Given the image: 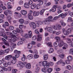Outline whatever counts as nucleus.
I'll list each match as a JSON object with an SVG mask.
<instances>
[{"instance_id":"nucleus-22","label":"nucleus","mask_w":73,"mask_h":73,"mask_svg":"<svg viewBox=\"0 0 73 73\" xmlns=\"http://www.w3.org/2000/svg\"><path fill=\"white\" fill-rule=\"evenodd\" d=\"M32 58H33V55L32 54H29L27 56V58L29 60H31L32 59Z\"/></svg>"},{"instance_id":"nucleus-43","label":"nucleus","mask_w":73,"mask_h":73,"mask_svg":"<svg viewBox=\"0 0 73 73\" xmlns=\"http://www.w3.org/2000/svg\"><path fill=\"white\" fill-rule=\"evenodd\" d=\"M66 68L68 70H71L72 69V67L70 65H68L66 66Z\"/></svg>"},{"instance_id":"nucleus-51","label":"nucleus","mask_w":73,"mask_h":73,"mask_svg":"<svg viewBox=\"0 0 73 73\" xmlns=\"http://www.w3.org/2000/svg\"><path fill=\"white\" fill-rule=\"evenodd\" d=\"M63 33L64 34V35H65V36H68V35H69L68 32L67 30H66L65 32H64V33Z\"/></svg>"},{"instance_id":"nucleus-21","label":"nucleus","mask_w":73,"mask_h":73,"mask_svg":"<svg viewBox=\"0 0 73 73\" xmlns=\"http://www.w3.org/2000/svg\"><path fill=\"white\" fill-rule=\"evenodd\" d=\"M43 57L44 60H46L48 58V54H45L43 56Z\"/></svg>"},{"instance_id":"nucleus-56","label":"nucleus","mask_w":73,"mask_h":73,"mask_svg":"<svg viewBox=\"0 0 73 73\" xmlns=\"http://www.w3.org/2000/svg\"><path fill=\"white\" fill-rule=\"evenodd\" d=\"M61 37L64 40H66L67 38H66V36H64L63 35H61Z\"/></svg>"},{"instance_id":"nucleus-59","label":"nucleus","mask_w":73,"mask_h":73,"mask_svg":"<svg viewBox=\"0 0 73 73\" xmlns=\"http://www.w3.org/2000/svg\"><path fill=\"white\" fill-rule=\"evenodd\" d=\"M12 38L11 39H9V41L10 43L11 44V45H13V43L12 42Z\"/></svg>"},{"instance_id":"nucleus-46","label":"nucleus","mask_w":73,"mask_h":73,"mask_svg":"<svg viewBox=\"0 0 73 73\" xmlns=\"http://www.w3.org/2000/svg\"><path fill=\"white\" fill-rule=\"evenodd\" d=\"M47 45L49 46V47H52V44L51 42H48L47 43Z\"/></svg>"},{"instance_id":"nucleus-14","label":"nucleus","mask_w":73,"mask_h":73,"mask_svg":"<svg viewBox=\"0 0 73 73\" xmlns=\"http://www.w3.org/2000/svg\"><path fill=\"white\" fill-rule=\"evenodd\" d=\"M25 67L27 69H31V64H28L26 65Z\"/></svg>"},{"instance_id":"nucleus-23","label":"nucleus","mask_w":73,"mask_h":73,"mask_svg":"<svg viewBox=\"0 0 73 73\" xmlns=\"http://www.w3.org/2000/svg\"><path fill=\"white\" fill-rule=\"evenodd\" d=\"M3 66L5 67H7L8 66V64L6 62V61L3 60Z\"/></svg>"},{"instance_id":"nucleus-54","label":"nucleus","mask_w":73,"mask_h":73,"mask_svg":"<svg viewBox=\"0 0 73 73\" xmlns=\"http://www.w3.org/2000/svg\"><path fill=\"white\" fill-rule=\"evenodd\" d=\"M16 62V61L14 59L12 60L11 61V63H12L13 64H15Z\"/></svg>"},{"instance_id":"nucleus-27","label":"nucleus","mask_w":73,"mask_h":73,"mask_svg":"<svg viewBox=\"0 0 73 73\" xmlns=\"http://www.w3.org/2000/svg\"><path fill=\"white\" fill-rule=\"evenodd\" d=\"M28 48L29 49H32V44L31 43H29L28 45Z\"/></svg>"},{"instance_id":"nucleus-61","label":"nucleus","mask_w":73,"mask_h":73,"mask_svg":"<svg viewBox=\"0 0 73 73\" xmlns=\"http://www.w3.org/2000/svg\"><path fill=\"white\" fill-rule=\"evenodd\" d=\"M35 32L36 34H39L40 33L38 31V29H36L35 31Z\"/></svg>"},{"instance_id":"nucleus-15","label":"nucleus","mask_w":73,"mask_h":73,"mask_svg":"<svg viewBox=\"0 0 73 73\" xmlns=\"http://www.w3.org/2000/svg\"><path fill=\"white\" fill-rule=\"evenodd\" d=\"M21 13L23 15H27V11L24 10H21Z\"/></svg>"},{"instance_id":"nucleus-6","label":"nucleus","mask_w":73,"mask_h":73,"mask_svg":"<svg viewBox=\"0 0 73 73\" xmlns=\"http://www.w3.org/2000/svg\"><path fill=\"white\" fill-rule=\"evenodd\" d=\"M45 30L47 29L48 31L49 32H50V33H52V32H53V29L52 28V27H46L45 28Z\"/></svg>"},{"instance_id":"nucleus-45","label":"nucleus","mask_w":73,"mask_h":73,"mask_svg":"<svg viewBox=\"0 0 73 73\" xmlns=\"http://www.w3.org/2000/svg\"><path fill=\"white\" fill-rule=\"evenodd\" d=\"M43 62V66H44L45 65H46V64H47V62H48V61L45 60L42 62Z\"/></svg>"},{"instance_id":"nucleus-24","label":"nucleus","mask_w":73,"mask_h":73,"mask_svg":"<svg viewBox=\"0 0 73 73\" xmlns=\"http://www.w3.org/2000/svg\"><path fill=\"white\" fill-rule=\"evenodd\" d=\"M45 9H43L41 11H40V15H42L43 14H44V12H45Z\"/></svg>"},{"instance_id":"nucleus-13","label":"nucleus","mask_w":73,"mask_h":73,"mask_svg":"<svg viewBox=\"0 0 73 73\" xmlns=\"http://www.w3.org/2000/svg\"><path fill=\"white\" fill-rule=\"evenodd\" d=\"M67 15H68V13H65L64 14L62 13L61 14V17L62 19H64L65 18V17Z\"/></svg>"},{"instance_id":"nucleus-63","label":"nucleus","mask_w":73,"mask_h":73,"mask_svg":"<svg viewBox=\"0 0 73 73\" xmlns=\"http://www.w3.org/2000/svg\"><path fill=\"white\" fill-rule=\"evenodd\" d=\"M40 70V68L39 67H38L36 69L35 72L36 73L38 72H39V70Z\"/></svg>"},{"instance_id":"nucleus-11","label":"nucleus","mask_w":73,"mask_h":73,"mask_svg":"<svg viewBox=\"0 0 73 73\" xmlns=\"http://www.w3.org/2000/svg\"><path fill=\"white\" fill-rule=\"evenodd\" d=\"M11 57L12 56L11 55H9L6 56L5 59L6 60H9Z\"/></svg>"},{"instance_id":"nucleus-31","label":"nucleus","mask_w":73,"mask_h":73,"mask_svg":"<svg viewBox=\"0 0 73 73\" xmlns=\"http://www.w3.org/2000/svg\"><path fill=\"white\" fill-rule=\"evenodd\" d=\"M67 59L69 61H71L72 60V59H73V58H72V56H69L68 57H67Z\"/></svg>"},{"instance_id":"nucleus-40","label":"nucleus","mask_w":73,"mask_h":73,"mask_svg":"<svg viewBox=\"0 0 73 73\" xmlns=\"http://www.w3.org/2000/svg\"><path fill=\"white\" fill-rule=\"evenodd\" d=\"M57 27H58V31L60 30V29H62L61 26L60 25H57Z\"/></svg>"},{"instance_id":"nucleus-41","label":"nucleus","mask_w":73,"mask_h":73,"mask_svg":"<svg viewBox=\"0 0 73 73\" xmlns=\"http://www.w3.org/2000/svg\"><path fill=\"white\" fill-rule=\"evenodd\" d=\"M14 53H18V54H20L21 53V52H20V51H18L16 50H14Z\"/></svg>"},{"instance_id":"nucleus-16","label":"nucleus","mask_w":73,"mask_h":73,"mask_svg":"<svg viewBox=\"0 0 73 73\" xmlns=\"http://www.w3.org/2000/svg\"><path fill=\"white\" fill-rule=\"evenodd\" d=\"M39 15V12H38L34 11L33 12V15L34 16H38Z\"/></svg>"},{"instance_id":"nucleus-32","label":"nucleus","mask_w":73,"mask_h":73,"mask_svg":"<svg viewBox=\"0 0 73 73\" xmlns=\"http://www.w3.org/2000/svg\"><path fill=\"white\" fill-rule=\"evenodd\" d=\"M22 44H23V42L21 41H20L17 43V45L19 46L21 45H22Z\"/></svg>"},{"instance_id":"nucleus-4","label":"nucleus","mask_w":73,"mask_h":73,"mask_svg":"<svg viewBox=\"0 0 73 73\" xmlns=\"http://www.w3.org/2000/svg\"><path fill=\"white\" fill-rule=\"evenodd\" d=\"M5 30L3 28L0 29V36H4L5 35V33H4Z\"/></svg>"},{"instance_id":"nucleus-10","label":"nucleus","mask_w":73,"mask_h":73,"mask_svg":"<svg viewBox=\"0 0 73 73\" xmlns=\"http://www.w3.org/2000/svg\"><path fill=\"white\" fill-rule=\"evenodd\" d=\"M24 7L25 8H29V7H30V6H29V4L28 3H25Z\"/></svg>"},{"instance_id":"nucleus-19","label":"nucleus","mask_w":73,"mask_h":73,"mask_svg":"<svg viewBox=\"0 0 73 73\" xmlns=\"http://www.w3.org/2000/svg\"><path fill=\"white\" fill-rule=\"evenodd\" d=\"M24 20L23 19H20L19 20V22L20 23V24H24Z\"/></svg>"},{"instance_id":"nucleus-42","label":"nucleus","mask_w":73,"mask_h":73,"mask_svg":"<svg viewBox=\"0 0 73 73\" xmlns=\"http://www.w3.org/2000/svg\"><path fill=\"white\" fill-rule=\"evenodd\" d=\"M42 72H44V73H46L48 71L45 68H42L41 70Z\"/></svg>"},{"instance_id":"nucleus-48","label":"nucleus","mask_w":73,"mask_h":73,"mask_svg":"<svg viewBox=\"0 0 73 73\" xmlns=\"http://www.w3.org/2000/svg\"><path fill=\"white\" fill-rule=\"evenodd\" d=\"M54 45L55 47H57L58 46V45L57 44V41H56L54 43Z\"/></svg>"},{"instance_id":"nucleus-55","label":"nucleus","mask_w":73,"mask_h":73,"mask_svg":"<svg viewBox=\"0 0 73 73\" xmlns=\"http://www.w3.org/2000/svg\"><path fill=\"white\" fill-rule=\"evenodd\" d=\"M36 8L37 9H40V5L38 4L36 5Z\"/></svg>"},{"instance_id":"nucleus-5","label":"nucleus","mask_w":73,"mask_h":73,"mask_svg":"<svg viewBox=\"0 0 73 73\" xmlns=\"http://www.w3.org/2000/svg\"><path fill=\"white\" fill-rule=\"evenodd\" d=\"M9 26V24L7 21L5 22L4 24L2 25L3 28L5 29L7 28V27H8Z\"/></svg>"},{"instance_id":"nucleus-52","label":"nucleus","mask_w":73,"mask_h":73,"mask_svg":"<svg viewBox=\"0 0 73 73\" xmlns=\"http://www.w3.org/2000/svg\"><path fill=\"white\" fill-rule=\"evenodd\" d=\"M59 18H60V17L56 16L53 18V20H57Z\"/></svg>"},{"instance_id":"nucleus-44","label":"nucleus","mask_w":73,"mask_h":73,"mask_svg":"<svg viewBox=\"0 0 73 73\" xmlns=\"http://www.w3.org/2000/svg\"><path fill=\"white\" fill-rule=\"evenodd\" d=\"M67 21L68 22L72 21V17H68Z\"/></svg>"},{"instance_id":"nucleus-38","label":"nucleus","mask_w":73,"mask_h":73,"mask_svg":"<svg viewBox=\"0 0 73 73\" xmlns=\"http://www.w3.org/2000/svg\"><path fill=\"white\" fill-rule=\"evenodd\" d=\"M32 40L33 41H35L37 40V36H34L32 37Z\"/></svg>"},{"instance_id":"nucleus-7","label":"nucleus","mask_w":73,"mask_h":73,"mask_svg":"<svg viewBox=\"0 0 73 73\" xmlns=\"http://www.w3.org/2000/svg\"><path fill=\"white\" fill-rule=\"evenodd\" d=\"M53 18V17L52 16H50L48 17L46 19L48 21V22L51 21L52 22H53L54 21L53 19H52Z\"/></svg>"},{"instance_id":"nucleus-17","label":"nucleus","mask_w":73,"mask_h":73,"mask_svg":"<svg viewBox=\"0 0 73 73\" xmlns=\"http://www.w3.org/2000/svg\"><path fill=\"white\" fill-rule=\"evenodd\" d=\"M52 27L54 30H57L58 31L57 25H52Z\"/></svg>"},{"instance_id":"nucleus-39","label":"nucleus","mask_w":73,"mask_h":73,"mask_svg":"<svg viewBox=\"0 0 73 73\" xmlns=\"http://www.w3.org/2000/svg\"><path fill=\"white\" fill-rule=\"evenodd\" d=\"M0 72L1 73H3L4 71L3 70V66H0Z\"/></svg>"},{"instance_id":"nucleus-49","label":"nucleus","mask_w":73,"mask_h":73,"mask_svg":"<svg viewBox=\"0 0 73 73\" xmlns=\"http://www.w3.org/2000/svg\"><path fill=\"white\" fill-rule=\"evenodd\" d=\"M47 71L49 73H50L52 71V69L51 68H49L48 69Z\"/></svg>"},{"instance_id":"nucleus-25","label":"nucleus","mask_w":73,"mask_h":73,"mask_svg":"<svg viewBox=\"0 0 73 73\" xmlns=\"http://www.w3.org/2000/svg\"><path fill=\"white\" fill-rule=\"evenodd\" d=\"M60 23H61V25L62 27H64V26H65V25H66V23H64L62 20L60 21Z\"/></svg>"},{"instance_id":"nucleus-47","label":"nucleus","mask_w":73,"mask_h":73,"mask_svg":"<svg viewBox=\"0 0 73 73\" xmlns=\"http://www.w3.org/2000/svg\"><path fill=\"white\" fill-rule=\"evenodd\" d=\"M6 34L7 35H11V36L13 35V34L12 33H10L9 32H6Z\"/></svg>"},{"instance_id":"nucleus-3","label":"nucleus","mask_w":73,"mask_h":73,"mask_svg":"<svg viewBox=\"0 0 73 73\" xmlns=\"http://www.w3.org/2000/svg\"><path fill=\"white\" fill-rule=\"evenodd\" d=\"M29 25L30 27H31V28H33V29H36V24L34 22L30 23Z\"/></svg>"},{"instance_id":"nucleus-37","label":"nucleus","mask_w":73,"mask_h":73,"mask_svg":"<svg viewBox=\"0 0 73 73\" xmlns=\"http://www.w3.org/2000/svg\"><path fill=\"white\" fill-rule=\"evenodd\" d=\"M9 28L10 30L11 31H12L15 28L14 27H13V26H9Z\"/></svg>"},{"instance_id":"nucleus-58","label":"nucleus","mask_w":73,"mask_h":73,"mask_svg":"<svg viewBox=\"0 0 73 73\" xmlns=\"http://www.w3.org/2000/svg\"><path fill=\"white\" fill-rule=\"evenodd\" d=\"M40 54H44V53H45V51L41 50L40 51Z\"/></svg>"},{"instance_id":"nucleus-34","label":"nucleus","mask_w":73,"mask_h":73,"mask_svg":"<svg viewBox=\"0 0 73 73\" xmlns=\"http://www.w3.org/2000/svg\"><path fill=\"white\" fill-rule=\"evenodd\" d=\"M69 53L70 54H71L73 55V48H71L70 49Z\"/></svg>"},{"instance_id":"nucleus-20","label":"nucleus","mask_w":73,"mask_h":73,"mask_svg":"<svg viewBox=\"0 0 73 73\" xmlns=\"http://www.w3.org/2000/svg\"><path fill=\"white\" fill-rule=\"evenodd\" d=\"M36 24L38 25H42L43 22L42 21H38L36 22Z\"/></svg>"},{"instance_id":"nucleus-53","label":"nucleus","mask_w":73,"mask_h":73,"mask_svg":"<svg viewBox=\"0 0 73 73\" xmlns=\"http://www.w3.org/2000/svg\"><path fill=\"white\" fill-rule=\"evenodd\" d=\"M57 52L59 54H60L62 52V49H60L57 51Z\"/></svg>"},{"instance_id":"nucleus-30","label":"nucleus","mask_w":73,"mask_h":73,"mask_svg":"<svg viewBox=\"0 0 73 73\" xmlns=\"http://www.w3.org/2000/svg\"><path fill=\"white\" fill-rule=\"evenodd\" d=\"M53 51H54L53 49L52 48H51L48 51V53H53Z\"/></svg>"},{"instance_id":"nucleus-50","label":"nucleus","mask_w":73,"mask_h":73,"mask_svg":"<svg viewBox=\"0 0 73 73\" xmlns=\"http://www.w3.org/2000/svg\"><path fill=\"white\" fill-rule=\"evenodd\" d=\"M59 57H60L61 58H63L64 57V54H60L59 55Z\"/></svg>"},{"instance_id":"nucleus-9","label":"nucleus","mask_w":73,"mask_h":73,"mask_svg":"<svg viewBox=\"0 0 73 73\" xmlns=\"http://www.w3.org/2000/svg\"><path fill=\"white\" fill-rule=\"evenodd\" d=\"M28 18L29 20H33V16L31 14V13H29L28 14Z\"/></svg>"},{"instance_id":"nucleus-36","label":"nucleus","mask_w":73,"mask_h":73,"mask_svg":"<svg viewBox=\"0 0 73 73\" xmlns=\"http://www.w3.org/2000/svg\"><path fill=\"white\" fill-rule=\"evenodd\" d=\"M31 9H35L36 7V4H33L31 6Z\"/></svg>"},{"instance_id":"nucleus-33","label":"nucleus","mask_w":73,"mask_h":73,"mask_svg":"<svg viewBox=\"0 0 73 73\" xmlns=\"http://www.w3.org/2000/svg\"><path fill=\"white\" fill-rule=\"evenodd\" d=\"M29 33V38H31L32 37V31H29L28 32Z\"/></svg>"},{"instance_id":"nucleus-12","label":"nucleus","mask_w":73,"mask_h":73,"mask_svg":"<svg viewBox=\"0 0 73 73\" xmlns=\"http://www.w3.org/2000/svg\"><path fill=\"white\" fill-rule=\"evenodd\" d=\"M42 40V36L41 35H38L37 38V41H41Z\"/></svg>"},{"instance_id":"nucleus-64","label":"nucleus","mask_w":73,"mask_h":73,"mask_svg":"<svg viewBox=\"0 0 73 73\" xmlns=\"http://www.w3.org/2000/svg\"><path fill=\"white\" fill-rule=\"evenodd\" d=\"M55 38L56 39V40L58 41V40H60V38L58 36H56Z\"/></svg>"},{"instance_id":"nucleus-60","label":"nucleus","mask_w":73,"mask_h":73,"mask_svg":"<svg viewBox=\"0 0 73 73\" xmlns=\"http://www.w3.org/2000/svg\"><path fill=\"white\" fill-rule=\"evenodd\" d=\"M17 71V70L16 69H14L12 70V73H16V72Z\"/></svg>"},{"instance_id":"nucleus-29","label":"nucleus","mask_w":73,"mask_h":73,"mask_svg":"<svg viewBox=\"0 0 73 73\" xmlns=\"http://www.w3.org/2000/svg\"><path fill=\"white\" fill-rule=\"evenodd\" d=\"M20 56V55H19V54H16L15 56H12V58L13 59H16V58H18Z\"/></svg>"},{"instance_id":"nucleus-28","label":"nucleus","mask_w":73,"mask_h":73,"mask_svg":"<svg viewBox=\"0 0 73 73\" xmlns=\"http://www.w3.org/2000/svg\"><path fill=\"white\" fill-rule=\"evenodd\" d=\"M66 40H67L66 41L67 43H72V41L69 38H67Z\"/></svg>"},{"instance_id":"nucleus-35","label":"nucleus","mask_w":73,"mask_h":73,"mask_svg":"<svg viewBox=\"0 0 73 73\" xmlns=\"http://www.w3.org/2000/svg\"><path fill=\"white\" fill-rule=\"evenodd\" d=\"M23 37H25V38H29V35L27 34H24V36Z\"/></svg>"},{"instance_id":"nucleus-57","label":"nucleus","mask_w":73,"mask_h":73,"mask_svg":"<svg viewBox=\"0 0 73 73\" xmlns=\"http://www.w3.org/2000/svg\"><path fill=\"white\" fill-rule=\"evenodd\" d=\"M4 51L3 50H1L0 51V55H2V54H4Z\"/></svg>"},{"instance_id":"nucleus-62","label":"nucleus","mask_w":73,"mask_h":73,"mask_svg":"<svg viewBox=\"0 0 73 73\" xmlns=\"http://www.w3.org/2000/svg\"><path fill=\"white\" fill-rule=\"evenodd\" d=\"M16 31L17 33H20V30L19 28H17L16 29Z\"/></svg>"},{"instance_id":"nucleus-1","label":"nucleus","mask_w":73,"mask_h":73,"mask_svg":"<svg viewBox=\"0 0 73 73\" xmlns=\"http://www.w3.org/2000/svg\"><path fill=\"white\" fill-rule=\"evenodd\" d=\"M58 45L59 47H62L64 45V46L62 47V49L64 50L66 49V48H68V44L64 42L63 41H61L60 43L58 44Z\"/></svg>"},{"instance_id":"nucleus-8","label":"nucleus","mask_w":73,"mask_h":73,"mask_svg":"<svg viewBox=\"0 0 73 73\" xmlns=\"http://www.w3.org/2000/svg\"><path fill=\"white\" fill-rule=\"evenodd\" d=\"M12 37L13 38L12 40L13 42H15L16 41H17V37L15 35H12Z\"/></svg>"},{"instance_id":"nucleus-26","label":"nucleus","mask_w":73,"mask_h":73,"mask_svg":"<svg viewBox=\"0 0 73 73\" xmlns=\"http://www.w3.org/2000/svg\"><path fill=\"white\" fill-rule=\"evenodd\" d=\"M63 62V60H62V59H60L56 62V64H57V65H60V64H62Z\"/></svg>"},{"instance_id":"nucleus-2","label":"nucleus","mask_w":73,"mask_h":73,"mask_svg":"<svg viewBox=\"0 0 73 73\" xmlns=\"http://www.w3.org/2000/svg\"><path fill=\"white\" fill-rule=\"evenodd\" d=\"M26 65H27V62H24L23 63H22V62H21L20 64H17V66L18 67H19L20 69H21L23 67H24Z\"/></svg>"},{"instance_id":"nucleus-18","label":"nucleus","mask_w":73,"mask_h":73,"mask_svg":"<svg viewBox=\"0 0 73 73\" xmlns=\"http://www.w3.org/2000/svg\"><path fill=\"white\" fill-rule=\"evenodd\" d=\"M48 21L47 19H46L43 20L42 22L43 23V24L44 25H46V24H48Z\"/></svg>"}]
</instances>
